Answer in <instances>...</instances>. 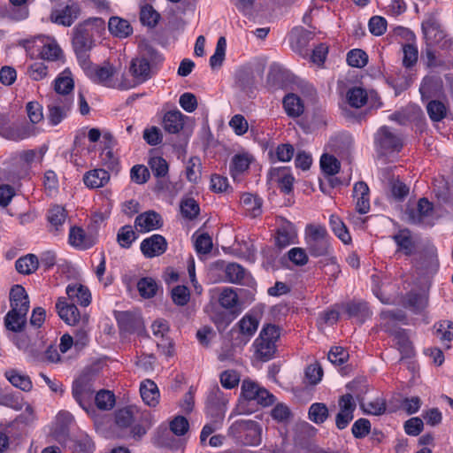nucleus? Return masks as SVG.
Wrapping results in <instances>:
<instances>
[{"label":"nucleus","instance_id":"4be33fe9","mask_svg":"<svg viewBox=\"0 0 453 453\" xmlns=\"http://www.w3.org/2000/svg\"><path fill=\"white\" fill-rule=\"evenodd\" d=\"M65 291L70 301L69 303L75 304L77 303L82 306H88L91 302L89 290L81 284L68 285Z\"/></svg>","mask_w":453,"mask_h":453},{"label":"nucleus","instance_id":"58836bf2","mask_svg":"<svg viewBox=\"0 0 453 453\" xmlns=\"http://www.w3.org/2000/svg\"><path fill=\"white\" fill-rule=\"evenodd\" d=\"M225 273L227 280L234 284H243L249 276L246 270L236 263L228 264L226 266Z\"/></svg>","mask_w":453,"mask_h":453},{"label":"nucleus","instance_id":"8fccbe9b","mask_svg":"<svg viewBox=\"0 0 453 453\" xmlns=\"http://www.w3.org/2000/svg\"><path fill=\"white\" fill-rule=\"evenodd\" d=\"M96 407L103 411L111 410L115 405V395L110 390H100L95 396Z\"/></svg>","mask_w":453,"mask_h":453},{"label":"nucleus","instance_id":"0eeeda50","mask_svg":"<svg viewBox=\"0 0 453 453\" xmlns=\"http://www.w3.org/2000/svg\"><path fill=\"white\" fill-rule=\"evenodd\" d=\"M70 96H51L47 105L49 124L55 127L65 119L73 106Z\"/></svg>","mask_w":453,"mask_h":453},{"label":"nucleus","instance_id":"5701e85b","mask_svg":"<svg viewBox=\"0 0 453 453\" xmlns=\"http://www.w3.org/2000/svg\"><path fill=\"white\" fill-rule=\"evenodd\" d=\"M118 324L121 330L134 332L142 327V318L130 311H120L116 315Z\"/></svg>","mask_w":453,"mask_h":453},{"label":"nucleus","instance_id":"338daca9","mask_svg":"<svg viewBox=\"0 0 453 453\" xmlns=\"http://www.w3.org/2000/svg\"><path fill=\"white\" fill-rule=\"evenodd\" d=\"M180 211L183 217L193 219L199 214L200 209L195 199L186 198L180 203Z\"/></svg>","mask_w":453,"mask_h":453},{"label":"nucleus","instance_id":"4c0bfd02","mask_svg":"<svg viewBox=\"0 0 453 453\" xmlns=\"http://www.w3.org/2000/svg\"><path fill=\"white\" fill-rule=\"evenodd\" d=\"M5 377L12 383V385L25 392L30 391L33 388V384L29 376L16 370L7 371L5 372Z\"/></svg>","mask_w":453,"mask_h":453},{"label":"nucleus","instance_id":"423d86ee","mask_svg":"<svg viewBox=\"0 0 453 453\" xmlns=\"http://www.w3.org/2000/svg\"><path fill=\"white\" fill-rule=\"evenodd\" d=\"M21 332L22 331L19 332V334L13 336L12 342L29 360L40 361L42 358V342L35 335H30Z\"/></svg>","mask_w":453,"mask_h":453},{"label":"nucleus","instance_id":"37998d69","mask_svg":"<svg viewBox=\"0 0 453 453\" xmlns=\"http://www.w3.org/2000/svg\"><path fill=\"white\" fill-rule=\"evenodd\" d=\"M349 104L354 108H361L364 106L368 98L365 89L360 87H353L349 88L346 95Z\"/></svg>","mask_w":453,"mask_h":453},{"label":"nucleus","instance_id":"6ab92c4d","mask_svg":"<svg viewBox=\"0 0 453 453\" xmlns=\"http://www.w3.org/2000/svg\"><path fill=\"white\" fill-rule=\"evenodd\" d=\"M269 175L272 180L278 183L282 192L289 194L292 191L295 179L290 173V170L288 168H273L270 170Z\"/></svg>","mask_w":453,"mask_h":453},{"label":"nucleus","instance_id":"f03ea898","mask_svg":"<svg viewBox=\"0 0 453 453\" xmlns=\"http://www.w3.org/2000/svg\"><path fill=\"white\" fill-rule=\"evenodd\" d=\"M262 428L251 419H238L227 429V435L244 445L257 446L261 442Z\"/></svg>","mask_w":453,"mask_h":453},{"label":"nucleus","instance_id":"bf43d9fd","mask_svg":"<svg viewBox=\"0 0 453 453\" xmlns=\"http://www.w3.org/2000/svg\"><path fill=\"white\" fill-rule=\"evenodd\" d=\"M135 239V233L129 225L120 227L117 234L118 243L125 249H128Z\"/></svg>","mask_w":453,"mask_h":453},{"label":"nucleus","instance_id":"79ce46f5","mask_svg":"<svg viewBox=\"0 0 453 453\" xmlns=\"http://www.w3.org/2000/svg\"><path fill=\"white\" fill-rule=\"evenodd\" d=\"M296 238V231L295 227L288 224L281 226L277 233L276 244L280 248H286L287 246L295 242Z\"/></svg>","mask_w":453,"mask_h":453},{"label":"nucleus","instance_id":"a211bd4d","mask_svg":"<svg viewBox=\"0 0 453 453\" xmlns=\"http://www.w3.org/2000/svg\"><path fill=\"white\" fill-rule=\"evenodd\" d=\"M73 396L79 405L86 411L89 412L92 409L91 401L93 398V391L90 387L82 382H75L73 386Z\"/></svg>","mask_w":453,"mask_h":453},{"label":"nucleus","instance_id":"49530a36","mask_svg":"<svg viewBox=\"0 0 453 453\" xmlns=\"http://www.w3.org/2000/svg\"><path fill=\"white\" fill-rule=\"evenodd\" d=\"M135 408L132 406L125 407L115 412V423L120 428L128 427L134 420Z\"/></svg>","mask_w":453,"mask_h":453},{"label":"nucleus","instance_id":"774afa93","mask_svg":"<svg viewBox=\"0 0 453 453\" xmlns=\"http://www.w3.org/2000/svg\"><path fill=\"white\" fill-rule=\"evenodd\" d=\"M436 334L442 342L453 340V322L441 321L436 326Z\"/></svg>","mask_w":453,"mask_h":453},{"label":"nucleus","instance_id":"e2e57ef3","mask_svg":"<svg viewBox=\"0 0 453 453\" xmlns=\"http://www.w3.org/2000/svg\"><path fill=\"white\" fill-rule=\"evenodd\" d=\"M186 176L190 182H197L201 176V161L198 157H190L186 166Z\"/></svg>","mask_w":453,"mask_h":453},{"label":"nucleus","instance_id":"dca6fc26","mask_svg":"<svg viewBox=\"0 0 453 453\" xmlns=\"http://www.w3.org/2000/svg\"><path fill=\"white\" fill-rule=\"evenodd\" d=\"M161 216L154 211H148L138 215L134 220L137 231L146 233L158 229L162 226Z\"/></svg>","mask_w":453,"mask_h":453},{"label":"nucleus","instance_id":"5fc2aeb1","mask_svg":"<svg viewBox=\"0 0 453 453\" xmlns=\"http://www.w3.org/2000/svg\"><path fill=\"white\" fill-rule=\"evenodd\" d=\"M226 40L221 36L219 38L214 54L210 58V65L211 68L222 65L226 56Z\"/></svg>","mask_w":453,"mask_h":453},{"label":"nucleus","instance_id":"f8f14e48","mask_svg":"<svg viewBox=\"0 0 453 453\" xmlns=\"http://www.w3.org/2000/svg\"><path fill=\"white\" fill-rule=\"evenodd\" d=\"M129 73L133 77L132 83L127 82L130 88L148 81L151 77L149 60L145 58H133L129 65Z\"/></svg>","mask_w":453,"mask_h":453},{"label":"nucleus","instance_id":"473e14b6","mask_svg":"<svg viewBox=\"0 0 453 453\" xmlns=\"http://www.w3.org/2000/svg\"><path fill=\"white\" fill-rule=\"evenodd\" d=\"M258 319L250 314H246L238 323L239 331L243 337V344H246L257 330Z\"/></svg>","mask_w":453,"mask_h":453},{"label":"nucleus","instance_id":"69168bd1","mask_svg":"<svg viewBox=\"0 0 453 453\" xmlns=\"http://www.w3.org/2000/svg\"><path fill=\"white\" fill-rule=\"evenodd\" d=\"M219 302L226 309H231L237 305L238 296L231 288H224L219 295Z\"/></svg>","mask_w":453,"mask_h":453},{"label":"nucleus","instance_id":"052dcab7","mask_svg":"<svg viewBox=\"0 0 453 453\" xmlns=\"http://www.w3.org/2000/svg\"><path fill=\"white\" fill-rule=\"evenodd\" d=\"M347 62L350 66L362 68L368 62V55L360 49H354L347 54Z\"/></svg>","mask_w":453,"mask_h":453},{"label":"nucleus","instance_id":"09e8293b","mask_svg":"<svg viewBox=\"0 0 453 453\" xmlns=\"http://www.w3.org/2000/svg\"><path fill=\"white\" fill-rule=\"evenodd\" d=\"M311 38V32L303 28L295 29L292 33V48L302 53Z\"/></svg>","mask_w":453,"mask_h":453},{"label":"nucleus","instance_id":"c756f323","mask_svg":"<svg viewBox=\"0 0 453 453\" xmlns=\"http://www.w3.org/2000/svg\"><path fill=\"white\" fill-rule=\"evenodd\" d=\"M393 239L398 246V250L403 251L405 255L411 256L415 253V242L408 229L400 230L393 236Z\"/></svg>","mask_w":453,"mask_h":453},{"label":"nucleus","instance_id":"7ed1b4c3","mask_svg":"<svg viewBox=\"0 0 453 453\" xmlns=\"http://www.w3.org/2000/svg\"><path fill=\"white\" fill-rule=\"evenodd\" d=\"M328 233L322 225L309 224L305 228V243L312 257H324L330 254L331 244Z\"/></svg>","mask_w":453,"mask_h":453},{"label":"nucleus","instance_id":"ddd939ff","mask_svg":"<svg viewBox=\"0 0 453 453\" xmlns=\"http://www.w3.org/2000/svg\"><path fill=\"white\" fill-rule=\"evenodd\" d=\"M227 403V395L219 388V386L212 387L207 395V414L217 415L219 413H222V417L224 418Z\"/></svg>","mask_w":453,"mask_h":453},{"label":"nucleus","instance_id":"2f4dec72","mask_svg":"<svg viewBox=\"0 0 453 453\" xmlns=\"http://www.w3.org/2000/svg\"><path fill=\"white\" fill-rule=\"evenodd\" d=\"M108 28L112 35L119 38H126L133 32L130 23L119 17H111L108 22Z\"/></svg>","mask_w":453,"mask_h":453},{"label":"nucleus","instance_id":"bb28decb","mask_svg":"<svg viewBox=\"0 0 453 453\" xmlns=\"http://www.w3.org/2000/svg\"><path fill=\"white\" fill-rule=\"evenodd\" d=\"M110 180V174L104 169H95L88 172L83 181L89 188H98L104 187Z\"/></svg>","mask_w":453,"mask_h":453},{"label":"nucleus","instance_id":"4468645a","mask_svg":"<svg viewBox=\"0 0 453 453\" xmlns=\"http://www.w3.org/2000/svg\"><path fill=\"white\" fill-rule=\"evenodd\" d=\"M167 242L160 234H153L141 242V250L146 257H158L165 252Z\"/></svg>","mask_w":453,"mask_h":453},{"label":"nucleus","instance_id":"f257e3e1","mask_svg":"<svg viewBox=\"0 0 453 453\" xmlns=\"http://www.w3.org/2000/svg\"><path fill=\"white\" fill-rule=\"evenodd\" d=\"M10 303L11 310L4 317V326L12 332L23 331L27 325L30 303L28 295L21 285H15L11 288Z\"/></svg>","mask_w":453,"mask_h":453},{"label":"nucleus","instance_id":"f3484780","mask_svg":"<svg viewBox=\"0 0 453 453\" xmlns=\"http://www.w3.org/2000/svg\"><path fill=\"white\" fill-rule=\"evenodd\" d=\"M73 46L74 51H90L94 47V40L91 32L82 25L73 29Z\"/></svg>","mask_w":453,"mask_h":453},{"label":"nucleus","instance_id":"6e6552de","mask_svg":"<svg viewBox=\"0 0 453 453\" xmlns=\"http://www.w3.org/2000/svg\"><path fill=\"white\" fill-rule=\"evenodd\" d=\"M39 129L26 122H13L0 124V135L7 140L19 142L35 136Z\"/></svg>","mask_w":453,"mask_h":453},{"label":"nucleus","instance_id":"9d476101","mask_svg":"<svg viewBox=\"0 0 453 453\" xmlns=\"http://www.w3.org/2000/svg\"><path fill=\"white\" fill-rule=\"evenodd\" d=\"M81 14V7L74 1H67L62 8L53 10L50 19L51 22L64 27H71Z\"/></svg>","mask_w":453,"mask_h":453},{"label":"nucleus","instance_id":"f704fd0d","mask_svg":"<svg viewBox=\"0 0 453 453\" xmlns=\"http://www.w3.org/2000/svg\"><path fill=\"white\" fill-rule=\"evenodd\" d=\"M359 407L365 414L374 416H380L387 410L386 401L381 397H376L369 401L361 399L359 401Z\"/></svg>","mask_w":453,"mask_h":453},{"label":"nucleus","instance_id":"cd10ccee","mask_svg":"<svg viewBox=\"0 0 453 453\" xmlns=\"http://www.w3.org/2000/svg\"><path fill=\"white\" fill-rule=\"evenodd\" d=\"M69 243L70 245L78 248L80 250H87L92 247L95 243L93 238L88 236L84 230L81 227L73 226L71 227L69 233Z\"/></svg>","mask_w":453,"mask_h":453},{"label":"nucleus","instance_id":"1a4fd4ad","mask_svg":"<svg viewBox=\"0 0 453 453\" xmlns=\"http://www.w3.org/2000/svg\"><path fill=\"white\" fill-rule=\"evenodd\" d=\"M375 144L381 153L387 154L399 151L403 147V139L396 131L381 127L375 134Z\"/></svg>","mask_w":453,"mask_h":453},{"label":"nucleus","instance_id":"e433bc0d","mask_svg":"<svg viewBox=\"0 0 453 453\" xmlns=\"http://www.w3.org/2000/svg\"><path fill=\"white\" fill-rule=\"evenodd\" d=\"M251 160L252 157L246 153L234 155L230 164L232 177L235 180L239 175L247 171Z\"/></svg>","mask_w":453,"mask_h":453},{"label":"nucleus","instance_id":"3c124183","mask_svg":"<svg viewBox=\"0 0 453 453\" xmlns=\"http://www.w3.org/2000/svg\"><path fill=\"white\" fill-rule=\"evenodd\" d=\"M157 288L156 280L150 277L142 278L137 283V289L140 295L144 298L155 296Z\"/></svg>","mask_w":453,"mask_h":453},{"label":"nucleus","instance_id":"9b49d317","mask_svg":"<svg viewBox=\"0 0 453 453\" xmlns=\"http://www.w3.org/2000/svg\"><path fill=\"white\" fill-rule=\"evenodd\" d=\"M338 405L340 411L335 417V425L338 429L342 430L354 418V411L357 405L350 394L342 395L338 401Z\"/></svg>","mask_w":453,"mask_h":453},{"label":"nucleus","instance_id":"0e129e2a","mask_svg":"<svg viewBox=\"0 0 453 453\" xmlns=\"http://www.w3.org/2000/svg\"><path fill=\"white\" fill-rule=\"evenodd\" d=\"M159 17V14L151 5L146 4L141 9L140 19L143 25L151 27H155L158 22Z\"/></svg>","mask_w":453,"mask_h":453},{"label":"nucleus","instance_id":"20e7f679","mask_svg":"<svg viewBox=\"0 0 453 453\" xmlns=\"http://www.w3.org/2000/svg\"><path fill=\"white\" fill-rule=\"evenodd\" d=\"M280 337L279 328L272 324L263 326L258 337L255 340L253 346L255 355L262 361H268L273 358L276 351V341Z\"/></svg>","mask_w":453,"mask_h":453},{"label":"nucleus","instance_id":"864d4df0","mask_svg":"<svg viewBox=\"0 0 453 453\" xmlns=\"http://www.w3.org/2000/svg\"><path fill=\"white\" fill-rule=\"evenodd\" d=\"M149 165L155 177L165 178L169 171V165L162 157H152L149 160Z\"/></svg>","mask_w":453,"mask_h":453},{"label":"nucleus","instance_id":"a19ab883","mask_svg":"<svg viewBox=\"0 0 453 453\" xmlns=\"http://www.w3.org/2000/svg\"><path fill=\"white\" fill-rule=\"evenodd\" d=\"M283 106L287 114L294 118L299 117L304 109L301 99L294 94H288L284 97Z\"/></svg>","mask_w":453,"mask_h":453},{"label":"nucleus","instance_id":"c03bdc74","mask_svg":"<svg viewBox=\"0 0 453 453\" xmlns=\"http://www.w3.org/2000/svg\"><path fill=\"white\" fill-rule=\"evenodd\" d=\"M329 224L332 231L342 242L349 243L351 241V237L345 224L338 216L331 215L329 219Z\"/></svg>","mask_w":453,"mask_h":453},{"label":"nucleus","instance_id":"4d7b16f0","mask_svg":"<svg viewBox=\"0 0 453 453\" xmlns=\"http://www.w3.org/2000/svg\"><path fill=\"white\" fill-rule=\"evenodd\" d=\"M211 418V422L204 425L201 431L200 440L201 442H204L206 439L212 434L213 432L219 429L222 426L224 418L222 417V413H219L217 415H209Z\"/></svg>","mask_w":453,"mask_h":453},{"label":"nucleus","instance_id":"39448f33","mask_svg":"<svg viewBox=\"0 0 453 453\" xmlns=\"http://www.w3.org/2000/svg\"><path fill=\"white\" fill-rule=\"evenodd\" d=\"M118 73L117 68L110 62H104L102 65H94L87 76L95 83L111 88L128 89L130 86L126 81L117 82L114 80Z\"/></svg>","mask_w":453,"mask_h":453},{"label":"nucleus","instance_id":"c9c22d12","mask_svg":"<svg viewBox=\"0 0 453 453\" xmlns=\"http://www.w3.org/2000/svg\"><path fill=\"white\" fill-rule=\"evenodd\" d=\"M344 309L349 317L357 318L359 322L363 323L371 316V312L366 303L360 301H352L344 305Z\"/></svg>","mask_w":453,"mask_h":453},{"label":"nucleus","instance_id":"c85d7f7f","mask_svg":"<svg viewBox=\"0 0 453 453\" xmlns=\"http://www.w3.org/2000/svg\"><path fill=\"white\" fill-rule=\"evenodd\" d=\"M421 27L423 35L429 43H434L443 36L440 24L434 17H429L424 20Z\"/></svg>","mask_w":453,"mask_h":453},{"label":"nucleus","instance_id":"b1692460","mask_svg":"<svg viewBox=\"0 0 453 453\" xmlns=\"http://www.w3.org/2000/svg\"><path fill=\"white\" fill-rule=\"evenodd\" d=\"M183 115L179 110L167 111L163 118L164 129L170 134H178L184 127Z\"/></svg>","mask_w":453,"mask_h":453},{"label":"nucleus","instance_id":"2eb2a0df","mask_svg":"<svg viewBox=\"0 0 453 453\" xmlns=\"http://www.w3.org/2000/svg\"><path fill=\"white\" fill-rule=\"evenodd\" d=\"M56 309L61 319L70 326H75L82 319L76 305L69 303L65 297L58 299Z\"/></svg>","mask_w":453,"mask_h":453},{"label":"nucleus","instance_id":"13d9d810","mask_svg":"<svg viewBox=\"0 0 453 453\" xmlns=\"http://www.w3.org/2000/svg\"><path fill=\"white\" fill-rule=\"evenodd\" d=\"M403 65L406 68H411L416 65L418 58V47L414 43H406L403 45Z\"/></svg>","mask_w":453,"mask_h":453},{"label":"nucleus","instance_id":"ea45409f","mask_svg":"<svg viewBox=\"0 0 453 453\" xmlns=\"http://www.w3.org/2000/svg\"><path fill=\"white\" fill-rule=\"evenodd\" d=\"M39 262L38 258L34 254H27L22 257H19L16 263V270L22 274H31L38 268Z\"/></svg>","mask_w":453,"mask_h":453},{"label":"nucleus","instance_id":"680f3d73","mask_svg":"<svg viewBox=\"0 0 453 453\" xmlns=\"http://www.w3.org/2000/svg\"><path fill=\"white\" fill-rule=\"evenodd\" d=\"M320 167L327 175H334L340 170V162L331 155L324 154L320 158Z\"/></svg>","mask_w":453,"mask_h":453},{"label":"nucleus","instance_id":"aec40b11","mask_svg":"<svg viewBox=\"0 0 453 453\" xmlns=\"http://www.w3.org/2000/svg\"><path fill=\"white\" fill-rule=\"evenodd\" d=\"M353 196L356 201V209L360 214H365L370 210L369 188L364 181L354 185Z\"/></svg>","mask_w":453,"mask_h":453},{"label":"nucleus","instance_id":"7c9ffc66","mask_svg":"<svg viewBox=\"0 0 453 453\" xmlns=\"http://www.w3.org/2000/svg\"><path fill=\"white\" fill-rule=\"evenodd\" d=\"M66 219L65 210L59 205L53 206L48 213V220L50 225V231L54 234H58L62 231V227Z\"/></svg>","mask_w":453,"mask_h":453},{"label":"nucleus","instance_id":"de8ad7c7","mask_svg":"<svg viewBox=\"0 0 453 453\" xmlns=\"http://www.w3.org/2000/svg\"><path fill=\"white\" fill-rule=\"evenodd\" d=\"M432 210L433 204L426 198H421L418 203V215L413 211L408 213L410 222L413 224L420 223L423 218L429 216Z\"/></svg>","mask_w":453,"mask_h":453},{"label":"nucleus","instance_id":"412c9836","mask_svg":"<svg viewBox=\"0 0 453 453\" xmlns=\"http://www.w3.org/2000/svg\"><path fill=\"white\" fill-rule=\"evenodd\" d=\"M415 266L426 273L434 271L438 266L437 252L434 246H428L418 258L415 259Z\"/></svg>","mask_w":453,"mask_h":453},{"label":"nucleus","instance_id":"603ef678","mask_svg":"<svg viewBox=\"0 0 453 453\" xmlns=\"http://www.w3.org/2000/svg\"><path fill=\"white\" fill-rule=\"evenodd\" d=\"M328 414V409L325 403H312L309 409V418L316 424L324 423Z\"/></svg>","mask_w":453,"mask_h":453},{"label":"nucleus","instance_id":"a878e982","mask_svg":"<svg viewBox=\"0 0 453 453\" xmlns=\"http://www.w3.org/2000/svg\"><path fill=\"white\" fill-rule=\"evenodd\" d=\"M74 88V81L68 69L63 71L54 81V96H68Z\"/></svg>","mask_w":453,"mask_h":453},{"label":"nucleus","instance_id":"6e6d98bb","mask_svg":"<svg viewBox=\"0 0 453 453\" xmlns=\"http://www.w3.org/2000/svg\"><path fill=\"white\" fill-rule=\"evenodd\" d=\"M426 111L433 121L438 122L446 117L447 108L443 103L437 100L430 101L426 105Z\"/></svg>","mask_w":453,"mask_h":453},{"label":"nucleus","instance_id":"a18cd8bd","mask_svg":"<svg viewBox=\"0 0 453 453\" xmlns=\"http://www.w3.org/2000/svg\"><path fill=\"white\" fill-rule=\"evenodd\" d=\"M61 53V49L57 42L49 38L46 40V42H43L40 51L42 58L50 61L58 60Z\"/></svg>","mask_w":453,"mask_h":453},{"label":"nucleus","instance_id":"393cba45","mask_svg":"<svg viewBox=\"0 0 453 453\" xmlns=\"http://www.w3.org/2000/svg\"><path fill=\"white\" fill-rule=\"evenodd\" d=\"M140 394L149 406L155 407L159 403V390L156 383L150 380H145L141 383Z\"/></svg>","mask_w":453,"mask_h":453},{"label":"nucleus","instance_id":"72a5a7b5","mask_svg":"<svg viewBox=\"0 0 453 453\" xmlns=\"http://www.w3.org/2000/svg\"><path fill=\"white\" fill-rule=\"evenodd\" d=\"M241 204L251 218L258 217L262 213V200L253 194H243L241 196Z\"/></svg>","mask_w":453,"mask_h":453}]
</instances>
